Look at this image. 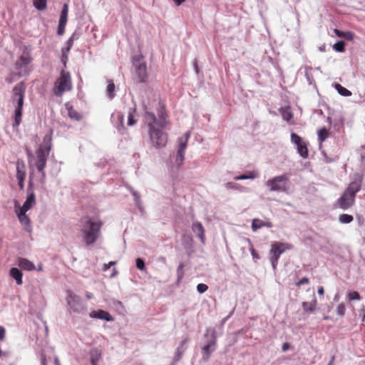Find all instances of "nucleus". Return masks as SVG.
<instances>
[{"label":"nucleus","instance_id":"nucleus-1","mask_svg":"<svg viewBox=\"0 0 365 365\" xmlns=\"http://www.w3.org/2000/svg\"><path fill=\"white\" fill-rule=\"evenodd\" d=\"M51 135L52 133H51L43 137V142L36 150L35 155H33L29 149H26V154L30 165L35 166L37 170L41 174L39 180L41 184H44L46 181V173L44 170L51 149Z\"/></svg>","mask_w":365,"mask_h":365},{"label":"nucleus","instance_id":"nucleus-2","mask_svg":"<svg viewBox=\"0 0 365 365\" xmlns=\"http://www.w3.org/2000/svg\"><path fill=\"white\" fill-rule=\"evenodd\" d=\"M145 123L148 127V134L151 144L156 148H161L168 143V134L163 131V122H157L154 113L146 110L144 114Z\"/></svg>","mask_w":365,"mask_h":365},{"label":"nucleus","instance_id":"nucleus-3","mask_svg":"<svg viewBox=\"0 0 365 365\" xmlns=\"http://www.w3.org/2000/svg\"><path fill=\"white\" fill-rule=\"evenodd\" d=\"M103 223L101 220H93L89 216L82 217L79 220V230L83 241L86 245L94 244L101 236V229Z\"/></svg>","mask_w":365,"mask_h":365},{"label":"nucleus","instance_id":"nucleus-4","mask_svg":"<svg viewBox=\"0 0 365 365\" xmlns=\"http://www.w3.org/2000/svg\"><path fill=\"white\" fill-rule=\"evenodd\" d=\"M25 93L26 84L24 81L17 83L12 89L11 102L14 107V126L19 125L21 122Z\"/></svg>","mask_w":365,"mask_h":365},{"label":"nucleus","instance_id":"nucleus-5","mask_svg":"<svg viewBox=\"0 0 365 365\" xmlns=\"http://www.w3.org/2000/svg\"><path fill=\"white\" fill-rule=\"evenodd\" d=\"M361 186V181H353L349 183L341 196L337 200L334 207L342 210L350 208L354 204L356 194L360 190Z\"/></svg>","mask_w":365,"mask_h":365},{"label":"nucleus","instance_id":"nucleus-6","mask_svg":"<svg viewBox=\"0 0 365 365\" xmlns=\"http://www.w3.org/2000/svg\"><path fill=\"white\" fill-rule=\"evenodd\" d=\"M270 192H288L290 187L289 175L285 173L269 179L265 182Z\"/></svg>","mask_w":365,"mask_h":365},{"label":"nucleus","instance_id":"nucleus-7","mask_svg":"<svg viewBox=\"0 0 365 365\" xmlns=\"http://www.w3.org/2000/svg\"><path fill=\"white\" fill-rule=\"evenodd\" d=\"M32 60L30 48L24 46L21 55L14 64L18 77L26 76L30 73L31 69L29 68V65L31 63Z\"/></svg>","mask_w":365,"mask_h":365},{"label":"nucleus","instance_id":"nucleus-8","mask_svg":"<svg viewBox=\"0 0 365 365\" xmlns=\"http://www.w3.org/2000/svg\"><path fill=\"white\" fill-rule=\"evenodd\" d=\"M72 89V82L71 75L68 72L63 70L61 72L59 78L55 83L53 93L56 96H61L66 91Z\"/></svg>","mask_w":365,"mask_h":365},{"label":"nucleus","instance_id":"nucleus-9","mask_svg":"<svg viewBox=\"0 0 365 365\" xmlns=\"http://www.w3.org/2000/svg\"><path fill=\"white\" fill-rule=\"evenodd\" d=\"M292 246L288 243L274 242L270 250V261L274 269H276L280 255L286 250H291Z\"/></svg>","mask_w":365,"mask_h":365},{"label":"nucleus","instance_id":"nucleus-10","mask_svg":"<svg viewBox=\"0 0 365 365\" xmlns=\"http://www.w3.org/2000/svg\"><path fill=\"white\" fill-rule=\"evenodd\" d=\"M32 187H33V182H32V179H31V175H30V180H29V187H28V191L29 192V194L22 207L19 206L17 202H15V209L16 210L27 212L35 204V202H36L35 195L34 193Z\"/></svg>","mask_w":365,"mask_h":365},{"label":"nucleus","instance_id":"nucleus-11","mask_svg":"<svg viewBox=\"0 0 365 365\" xmlns=\"http://www.w3.org/2000/svg\"><path fill=\"white\" fill-rule=\"evenodd\" d=\"M291 141L297 146V152L299 155L304 159L307 158L309 156V150L307 143L294 133L291 134Z\"/></svg>","mask_w":365,"mask_h":365},{"label":"nucleus","instance_id":"nucleus-12","mask_svg":"<svg viewBox=\"0 0 365 365\" xmlns=\"http://www.w3.org/2000/svg\"><path fill=\"white\" fill-rule=\"evenodd\" d=\"M190 137V132L187 131L178 138V148L177 153V161L178 165H181L185 159V151L187 148L188 140Z\"/></svg>","mask_w":365,"mask_h":365},{"label":"nucleus","instance_id":"nucleus-13","mask_svg":"<svg viewBox=\"0 0 365 365\" xmlns=\"http://www.w3.org/2000/svg\"><path fill=\"white\" fill-rule=\"evenodd\" d=\"M67 303L73 312L80 313L83 309L80 297L71 292H68Z\"/></svg>","mask_w":365,"mask_h":365},{"label":"nucleus","instance_id":"nucleus-14","mask_svg":"<svg viewBox=\"0 0 365 365\" xmlns=\"http://www.w3.org/2000/svg\"><path fill=\"white\" fill-rule=\"evenodd\" d=\"M216 349V336L215 332L213 330L212 331V339L210 340L207 344L203 346L202 348V359L204 361H207L210 359V356L211 354Z\"/></svg>","mask_w":365,"mask_h":365},{"label":"nucleus","instance_id":"nucleus-15","mask_svg":"<svg viewBox=\"0 0 365 365\" xmlns=\"http://www.w3.org/2000/svg\"><path fill=\"white\" fill-rule=\"evenodd\" d=\"M252 230L253 231H257L262 227H268L271 228L273 227L272 222L269 220L266 219L265 220H260L259 218H254L252 221Z\"/></svg>","mask_w":365,"mask_h":365},{"label":"nucleus","instance_id":"nucleus-16","mask_svg":"<svg viewBox=\"0 0 365 365\" xmlns=\"http://www.w3.org/2000/svg\"><path fill=\"white\" fill-rule=\"evenodd\" d=\"M135 73L138 78L139 79V82L144 83L145 82L148 74H147V68L145 63H139L135 66Z\"/></svg>","mask_w":365,"mask_h":365},{"label":"nucleus","instance_id":"nucleus-17","mask_svg":"<svg viewBox=\"0 0 365 365\" xmlns=\"http://www.w3.org/2000/svg\"><path fill=\"white\" fill-rule=\"evenodd\" d=\"M15 212L21 224L24 227V229L26 231L30 232L31 230V220L28 215L26 214V212L16 210H15Z\"/></svg>","mask_w":365,"mask_h":365},{"label":"nucleus","instance_id":"nucleus-18","mask_svg":"<svg viewBox=\"0 0 365 365\" xmlns=\"http://www.w3.org/2000/svg\"><path fill=\"white\" fill-rule=\"evenodd\" d=\"M89 316L91 318H96L100 319H103L107 322L113 321V317L106 311L99 309L97 311H92Z\"/></svg>","mask_w":365,"mask_h":365},{"label":"nucleus","instance_id":"nucleus-19","mask_svg":"<svg viewBox=\"0 0 365 365\" xmlns=\"http://www.w3.org/2000/svg\"><path fill=\"white\" fill-rule=\"evenodd\" d=\"M192 231L197 234V236L200 238L202 243L205 242V229L200 222H195L192 225Z\"/></svg>","mask_w":365,"mask_h":365},{"label":"nucleus","instance_id":"nucleus-20","mask_svg":"<svg viewBox=\"0 0 365 365\" xmlns=\"http://www.w3.org/2000/svg\"><path fill=\"white\" fill-rule=\"evenodd\" d=\"M279 112L284 120H286L290 125H294V122L292 121L293 118V113L289 106L281 108L279 109Z\"/></svg>","mask_w":365,"mask_h":365},{"label":"nucleus","instance_id":"nucleus-21","mask_svg":"<svg viewBox=\"0 0 365 365\" xmlns=\"http://www.w3.org/2000/svg\"><path fill=\"white\" fill-rule=\"evenodd\" d=\"M18 265L23 269L31 271L35 269L34 264L26 258H19L18 259Z\"/></svg>","mask_w":365,"mask_h":365},{"label":"nucleus","instance_id":"nucleus-22","mask_svg":"<svg viewBox=\"0 0 365 365\" xmlns=\"http://www.w3.org/2000/svg\"><path fill=\"white\" fill-rule=\"evenodd\" d=\"M10 276L16 280L17 284L20 285L23 283L22 273L19 269L15 267L11 268L10 269Z\"/></svg>","mask_w":365,"mask_h":365},{"label":"nucleus","instance_id":"nucleus-23","mask_svg":"<svg viewBox=\"0 0 365 365\" xmlns=\"http://www.w3.org/2000/svg\"><path fill=\"white\" fill-rule=\"evenodd\" d=\"M67 110H68V115L71 119L75 120H81L82 118V115L79 113L77 110H76L73 106H67Z\"/></svg>","mask_w":365,"mask_h":365},{"label":"nucleus","instance_id":"nucleus-24","mask_svg":"<svg viewBox=\"0 0 365 365\" xmlns=\"http://www.w3.org/2000/svg\"><path fill=\"white\" fill-rule=\"evenodd\" d=\"M158 115L159 119L158 120L157 119V122H163L164 126L165 127L166 123H167L165 121V118H166L165 108L164 106H163L160 102L158 103Z\"/></svg>","mask_w":365,"mask_h":365},{"label":"nucleus","instance_id":"nucleus-25","mask_svg":"<svg viewBox=\"0 0 365 365\" xmlns=\"http://www.w3.org/2000/svg\"><path fill=\"white\" fill-rule=\"evenodd\" d=\"M317 300L314 299L311 302H304L302 303V307L305 312H312L316 309Z\"/></svg>","mask_w":365,"mask_h":365},{"label":"nucleus","instance_id":"nucleus-26","mask_svg":"<svg viewBox=\"0 0 365 365\" xmlns=\"http://www.w3.org/2000/svg\"><path fill=\"white\" fill-rule=\"evenodd\" d=\"M259 176V174L257 171L252 170L248 172L247 174L241 175L235 178L236 180H248V179H255Z\"/></svg>","mask_w":365,"mask_h":365},{"label":"nucleus","instance_id":"nucleus-27","mask_svg":"<svg viewBox=\"0 0 365 365\" xmlns=\"http://www.w3.org/2000/svg\"><path fill=\"white\" fill-rule=\"evenodd\" d=\"M91 361L92 365H97V361L101 356V353L98 349H93L90 351Z\"/></svg>","mask_w":365,"mask_h":365},{"label":"nucleus","instance_id":"nucleus-28","mask_svg":"<svg viewBox=\"0 0 365 365\" xmlns=\"http://www.w3.org/2000/svg\"><path fill=\"white\" fill-rule=\"evenodd\" d=\"M318 140L320 143H323L329 136V131L326 128H323L318 131Z\"/></svg>","mask_w":365,"mask_h":365},{"label":"nucleus","instance_id":"nucleus-29","mask_svg":"<svg viewBox=\"0 0 365 365\" xmlns=\"http://www.w3.org/2000/svg\"><path fill=\"white\" fill-rule=\"evenodd\" d=\"M16 179L26 177L25 165L24 164L17 162L16 163Z\"/></svg>","mask_w":365,"mask_h":365},{"label":"nucleus","instance_id":"nucleus-30","mask_svg":"<svg viewBox=\"0 0 365 365\" xmlns=\"http://www.w3.org/2000/svg\"><path fill=\"white\" fill-rule=\"evenodd\" d=\"M68 12V6L67 4H65L61 10L60 19H59V23H61V24H66Z\"/></svg>","mask_w":365,"mask_h":365},{"label":"nucleus","instance_id":"nucleus-31","mask_svg":"<svg viewBox=\"0 0 365 365\" xmlns=\"http://www.w3.org/2000/svg\"><path fill=\"white\" fill-rule=\"evenodd\" d=\"M135 108H130L128 111V125L131 126L136 123V120H135Z\"/></svg>","mask_w":365,"mask_h":365},{"label":"nucleus","instance_id":"nucleus-32","mask_svg":"<svg viewBox=\"0 0 365 365\" xmlns=\"http://www.w3.org/2000/svg\"><path fill=\"white\" fill-rule=\"evenodd\" d=\"M335 88L337 90L339 94H341L343 96H350L351 95V93L350 91L346 89V88L343 87L339 83H336L335 85Z\"/></svg>","mask_w":365,"mask_h":365},{"label":"nucleus","instance_id":"nucleus-33","mask_svg":"<svg viewBox=\"0 0 365 365\" xmlns=\"http://www.w3.org/2000/svg\"><path fill=\"white\" fill-rule=\"evenodd\" d=\"M353 216L348 214H341L339 217V222L343 224L350 223L353 221Z\"/></svg>","mask_w":365,"mask_h":365},{"label":"nucleus","instance_id":"nucleus-34","mask_svg":"<svg viewBox=\"0 0 365 365\" xmlns=\"http://www.w3.org/2000/svg\"><path fill=\"white\" fill-rule=\"evenodd\" d=\"M34 6L38 10H43L46 7V0H34Z\"/></svg>","mask_w":365,"mask_h":365},{"label":"nucleus","instance_id":"nucleus-35","mask_svg":"<svg viewBox=\"0 0 365 365\" xmlns=\"http://www.w3.org/2000/svg\"><path fill=\"white\" fill-rule=\"evenodd\" d=\"M333 48L337 52H344L345 51V43L340 41L334 44Z\"/></svg>","mask_w":365,"mask_h":365},{"label":"nucleus","instance_id":"nucleus-36","mask_svg":"<svg viewBox=\"0 0 365 365\" xmlns=\"http://www.w3.org/2000/svg\"><path fill=\"white\" fill-rule=\"evenodd\" d=\"M246 241L249 243L250 250L251 252V255H252L253 259H259V256L258 253L257 252V251L255 250L251 240L249 238H247Z\"/></svg>","mask_w":365,"mask_h":365},{"label":"nucleus","instance_id":"nucleus-37","mask_svg":"<svg viewBox=\"0 0 365 365\" xmlns=\"http://www.w3.org/2000/svg\"><path fill=\"white\" fill-rule=\"evenodd\" d=\"M115 84L113 81H109L107 86V92L110 98H113L114 96Z\"/></svg>","mask_w":365,"mask_h":365},{"label":"nucleus","instance_id":"nucleus-38","mask_svg":"<svg viewBox=\"0 0 365 365\" xmlns=\"http://www.w3.org/2000/svg\"><path fill=\"white\" fill-rule=\"evenodd\" d=\"M184 264L180 263L177 269L178 281L180 282L184 277Z\"/></svg>","mask_w":365,"mask_h":365},{"label":"nucleus","instance_id":"nucleus-39","mask_svg":"<svg viewBox=\"0 0 365 365\" xmlns=\"http://www.w3.org/2000/svg\"><path fill=\"white\" fill-rule=\"evenodd\" d=\"M346 307L344 304H339L336 307V313L338 315L343 317L345 314Z\"/></svg>","mask_w":365,"mask_h":365},{"label":"nucleus","instance_id":"nucleus-40","mask_svg":"<svg viewBox=\"0 0 365 365\" xmlns=\"http://www.w3.org/2000/svg\"><path fill=\"white\" fill-rule=\"evenodd\" d=\"M136 267L143 271L145 269V265L144 261L141 258H137L135 261Z\"/></svg>","mask_w":365,"mask_h":365},{"label":"nucleus","instance_id":"nucleus-41","mask_svg":"<svg viewBox=\"0 0 365 365\" xmlns=\"http://www.w3.org/2000/svg\"><path fill=\"white\" fill-rule=\"evenodd\" d=\"M348 298L349 300H359L360 299V295L357 292H351L349 293Z\"/></svg>","mask_w":365,"mask_h":365},{"label":"nucleus","instance_id":"nucleus-42","mask_svg":"<svg viewBox=\"0 0 365 365\" xmlns=\"http://www.w3.org/2000/svg\"><path fill=\"white\" fill-rule=\"evenodd\" d=\"M207 289L208 287L205 284H198L197 286V290L201 294L205 292Z\"/></svg>","mask_w":365,"mask_h":365},{"label":"nucleus","instance_id":"nucleus-43","mask_svg":"<svg viewBox=\"0 0 365 365\" xmlns=\"http://www.w3.org/2000/svg\"><path fill=\"white\" fill-rule=\"evenodd\" d=\"M19 78V77L17 76V73H12L6 78V81L7 83H11Z\"/></svg>","mask_w":365,"mask_h":365},{"label":"nucleus","instance_id":"nucleus-44","mask_svg":"<svg viewBox=\"0 0 365 365\" xmlns=\"http://www.w3.org/2000/svg\"><path fill=\"white\" fill-rule=\"evenodd\" d=\"M65 26H66L65 24H61V23L58 22V31H57V33L58 35H62L64 33Z\"/></svg>","mask_w":365,"mask_h":365},{"label":"nucleus","instance_id":"nucleus-45","mask_svg":"<svg viewBox=\"0 0 365 365\" xmlns=\"http://www.w3.org/2000/svg\"><path fill=\"white\" fill-rule=\"evenodd\" d=\"M309 280L307 277H303L296 283L297 287H300L302 284H309Z\"/></svg>","mask_w":365,"mask_h":365},{"label":"nucleus","instance_id":"nucleus-46","mask_svg":"<svg viewBox=\"0 0 365 365\" xmlns=\"http://www.w3.org/2000/svg\"><path fill=\"white\" fill-rule=\"evenodd\" d=\"M24 180H25V178H17L18 185L19 186L20 190H23L24 188Z\"/></svg>","mask_w":365,"mask_h":365},{"label":"nucleus","instance_id":"nucleus-47","mask_svg":"<svg viewBox=\"0 0 365 365\" xmlns=\"http://www.w3.org/2000/svg\"><path fill=\"white\" fill-rule=\"evenodd\" d=\"M343 38H345L348 40H352L354 38V34L352 32H344V35L343 36Z\"/></svg>","mask_w":365,"mask_h":365},{"label":"nucleus","instance_id":"nucleus-48","mask_svg":"<svg viewBox=\"0 0 365 365\" xmlns=\"http://www.w3.org/2000/svg\"><path fill=\"white\" fill-rule=\"evenodd\" d=\"M5 337V329L0 325V340L2 341Z\"/></svg>","mask_w":365,"mask_h":365},{"label":"nucleus","instance_id":"nucleus-49","mask_svg":"<svg viewBox=\"0 0 365 365\" xmlns=\"http://www.w3.org/2000/svg\"><path fill=\"white\" fill-rule=\"evenodd\" d=\"M334 33L336 34V35L340 38H343V36L344 35V32L343 31H341L338 29H334Z\"/></svg>","mask_w":365,"mask_h":365},{"label":"nucleus","instance_id":"nucleus-50","mask_svg":"<svg viewBox=\"0 0 365 365\" xmlns=\"http://www.w3.org/2000/svg\"><path fill=\"white\" fill-rule=\"evenodd\" d=\"M41 365H46V355L42 353L41 355Z\"/></svg>","mask_w":365,"mask_h":365},{"label":"nucleus","instance_id":"nucleus-51","mask_svg":"<svg viewBox=\"0 0 365 365\" xmlns=\"http://www.w3.org/2000/svg\"><path fill=\"white\" fill-rule=\"evenodd\" d=\"M290 347V345L289 343H284L283 345H282V351H286L287 350H288Z\"/></svg>","mask_w":365,"mask_h":365},{"label":"nucleus","instance_id":"nucleus-52","mask_svg":"<svg viewBox=\"0 0 365 365\" xmlns=\"http://www.w3.org/2000/svg\"><path fill=\"white\" fill-rule=\"evenodd\" d=\"M73 45V38H70L68 41V48H67V50L69 51L71 47Z\"/></svg>","mask_w":365,"mask_h":365},{"label":"nucleus","instance_id":"nucleus-53","mask_svg":"<svg viewBox=\"0 0 365 365\" xmlns=\"http://www.w3.org/2000/svg\"><path fill=\"white\" fill-rule=\"evenodd\" d=\"M185 1V0H173L175 4L178 6L181 5Z\"/></svg>","mask_w":365,"mask_h":365},{"label":"nucleus","instance_id":"nucleus-54","mask_svg":"<svg viewBox=\"0 0 365 365\" xmlns=\"http://www.w3.org/2000/svg\"><path fill=\"white\" fill-rule=\"evenodd\" d=\"M53 363H54V365H61V363H60V361H59V359H58V358L57 356H56L54 358Z\"/></svg>","mask_w":365,"mask_h":365},{"label":"nucleus","instance_id":"nucleus-55","mask_svg":"<svg viewBox=\"0 0 365 365\" xmlns=\"http://www.w3.org/2000/svg\"><path fill=\"white\" fill-rule=\"evenodd\" d=\"M324 293V288L322 287H319L318 289V294H320V295H323Z\"/></svg>","mask_w":365,"mask_h":365},{"label":"nucleus","instance_id":"nucleus-56","mask_svg":"<svg viewBox=\"0 0 365 365\" xmlns=\"http://www.w3.org/2000/svg\"><path fill=\"white\" fill-rule=\"evenodd\" d=\"M110 267L108 265V264H104L103 265V271H106L107 269H108Z\"/></svg>","mask_w":365,"mask_h":365},{"label":"nucleus","instance_id":"nucleus-57","mask_svg":"<svg viewBox=\"0 0 365 365\" xmlns=\"http://www.w3.org/2000/svg\"><path fill=\"white\" fill-rule=\"evenodd\" d=\"M334 359H335V356H332L331 358L330 361L328 364V365H333Z\"/></svg>","mask_w":365,"mask_h":365},{"label":"nucleus","instance_id":"nucleus-58","mask_svg":"<svg viewBox=\"0 0 365 365\" xmlns=\"http://www.w3.org/2000/svg\"><path fill=\"white\" fill-rule=\"evenodd\" d=\"M86 297L88 299H91L93 297V294L91 293H87L86 294Z\"/></svg>","mask_w":365,"mask_h":365},{"label":"nucleus","instance_id":"nucleus-59","mask_svg":"<svg viewBox=\"0 0 365 365\" xmlns=\"http://www.w3.org/2000/svg\"><path fill=\"white\" fill-rule=\"evenodd\" d=\"M115 264V262H110L108 263V265L110 267V266H112V265H113V264Z\"/></svg>","mask_w":365,"mask_h":365},{"label":"nucleus","instance_id":"nucleus-60","mask_svg":"<svg viewBox=\"0 0 365 365\" xmlns=\"http://www.w3.org/2000/svg\"><path fill=\"white\" fill-rule=\"evenodd\" d=\"M119 119H120V123H122V122H123V117L122 115H120V116H119Z\"/></svg>","mask_w":365,"mask_h":365},{"label":"nucleus","instance_id":"nucleus-61","mask_svg":"<svg viewBox=\"0 0 365 365\" xmlns=\"http://www.w3.org/2000/svg\"><path fill=\"white\" fill-rule=\"evenodd\" d=\"M178 353H179L178 356L180 357L181 356V353L179 352V350H178Z\"/></svg>","mask_w":365,"mask_h":365},{"label":"nucleus","instance_id":"nucleus-62","mask_svg":"<svg viewBox=\"0 0 365 365\" xmlns=\"http://www.w3.org/2000/svg\"><path fill=\"white\" fill-rule=\"evenodd\" d=\"M185 342H186V341H183L182 342V344H184Z\"/></svg>","mask_w":365,"mask_h":365},{"label":"nucleus","instance_id":"nucleus-63","mask_svg":"<svg viewBox=\"0 0 365 365\" xmlns=\"http://www.w3.org/2000/svg\"><path fill=\"white\" fill-rule=\"evenodd\" d=\"M364 241L365 242V237L364 238Z\"/></svg>","mask_w":365,"mask_h":365}]
</instances>
